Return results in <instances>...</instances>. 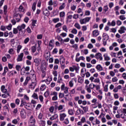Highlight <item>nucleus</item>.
Instances as JSON below:
<instances>
[{
    "label": "nucleus",
    "instance_id": "27",
    "mask_svg": "<svg viewBox=\"0 0 126 126\" xmlns=\"http://www.w3.org/2000/svg\"><path fill=\"white\" fill-rule=\"evenodd\" d=\"M103 57L104 58V61H110V58L107 55V54H104Z\"/></svg>",
    "mask_w": 126,
    "mask_h": 126
},
{
    "label": "nucleus",
    "instance_id": "21",
    "mask_svg": "<svg viewBox=\"0 0 126 126\" xmlns=\"http://www.w3.org/2000/svg\"><path fill=\"white\" fill-rule=\"evenodd\" d=\"M14 18H21V17H22V15H20L19 14H18L17 13H15L14 15Z\"/></svg>",
    "mask_w": 126,
    "mask_h": 126
},
{
    "label": "nucleus",
    "instance_id": "43",
    "mask_svg": "<svg viewBox=\"0 0 126 126\" xmlns=\"http://www.w3.org/2000/svg\"><path fill=\"white\" fill-rule=\"evenodd\" d=\"M75 27H76V28H77V29H80L81 27H80V25L78 24V23H75L74 25Z\"/></svg>",
    "mask_w": 126,
    "mask_h": 126
},
{
    "label": "nucleus",
    "instance_id": "1",
    "mask_svg": "<svg viewBox=\"0 0 126 126\" xmlns=\"http://www.w3.org/2000/svg\"><path fill=\"white\" fill-rule=\"evenodd\" d=\"M44 67H43V66H42V68L41 69L42 72L41 77L42 78H44V77L46 76V68H47V64L46 63H44Z\"/></svg>",
    "mask_w": 126,
    "mask_h": 126
},
{
    "label": "nucleus",
    "instance_id": "55",
    "mask_svg": "<svg viewBox=\"0 0 126 126\" xmlns=\"http://www.w3.org/2000/svg\"><path fill=\"white\" fill-rule=\"evenodd\" d=\"M119 18L121 20H125L126 17H125L124 15H121L120 16Z\"/></svg>",
    "mask_w": 126,
    "mask_h": 126
},
{
    "label": "nucleus",
    "instance_id": "5",
    "mask_svg": "<svg viewBox=\"0 0 126 126\" xmlns=\"http://www.w3.org/2000/svg\"><path fill=\"white\" fill-rule=\"evenodd\" d=\"M33 62L35 63V66H38L40 65V63H41V62H42V60H41V59L36 58L34 60Z\"/></svg>",
    "mask_w": 126,
    "mask_h": 126
},
{
    "label": "nucleus",
    "instance_id": "33",
    "mask_svg": "<svg viewBox=\"0 0 126 126\" xmlns=\"http://www.w3.org/2000/svg\"><path fill=\"white\" fill-rule=\"evenodd\" d=\"M50 95V92L49 91H47L44 94V96L47 98Z\"/></svg>",
    "mask_w": 126,
    "mask_h": 126
},
{
    "label": "nucleus",
    "instance_id": "44",
    "mask_svg": "<svg viewBox=\"0 0 126 126\" xmlns=\"http://www.w3.org/2000/svg\"><path fill=\"white\" fill-rule=\"evenodd\" d=\"M29 41H30V38H29V37H27L25 40H24V43L25 44H27V43H28V42H29Z\"/></svg>",
    "mask_w": 126,
    "mask_h": 126
},
{
    "label": "nucleus",
    "instance_id": "14",
    "mask_svg": "<svg viewBox=\"0 0 126 126\" xmlns=\"http://www.w3.org/2000/svg\"><path fill=\"white\" fill-rule=\"evenodd\" d=\"M44 15L45 16H49L50 15V11L48 10V9H45V10L43 11Z\"/></svg>",
    "mask_w": 126,
    "mask_h": 126
},
{
    "label": "nucleus",
    "instance_id": "39",
    "mask_svg": "<svg viewBox=\"0 0 126 126\" xmlns=\"http://www.w3.org/2000/svg\"><path fill=\"white\" fill-rule=\"evenodd\" d=\"M32 98L34 99H38V94L36 93H33V94L32 95Z\"/></svg>",
    "mask_w": 126,
    "mask_h": 126
},
{
    "label": "nucleus",
    "instance_id": "34",
    "mask_svg": "<svg viewBox=\"0 0 126 126\" xmlns=\"http://www.w3.org/2000/svg\"><path fill=\"white\" fill-rule=\"evenodd\" d=\"M57 39L60 42H61V44H63V39L61 37H57Z\"/></svg>",
    "mask_w": 126,
    "mask_h": 126
},
{
    "label": "nucleus",
    "instance_id": "58",
    "mask_svg": "<svg viewBox=\"0 0 126 126\" xmlns=\"http://www.w3.org/2000/svg\"><path fill=\"white\" fill-rule=\"evenodd\" d=\"M104 91L108 92V85H106L104 88Z\"/></svg>",
    "mask_w": 126,
    "mask_h": 126
},
{
    "label": "nucleus",
    "instance_id": "40",
    "mask_svg": "<svg viewBox=\"0 0 126 126\" xmlns=\"http://www.w3.org/2000/svg\"><path fill=\"white\" fill-rule=\"evenodd\" d=\"M64 15H65V13H64V11H63L60 13V17H64Z\"/></svg>",
    "mask_w": 126,
    "mask_h": 126
},
{
    "label": "nucleus",
    "instance_id": "26",
    "mask_svg": "<svg viewBox=\"0 0 126 126\" xmlns=\"http://www.w3.org/2000/svg\"><path fill=\"white\" fill-rule=\"evenodd\" d=\"M3 12L4 14H6V12H7V5H5L3 7Z\"/></svg>",
    "mask_w": 126,
    "mask_h": 126
},
{
    "label": "nucleus",
    "instance_id": "30",
    "mask_svg": "<svg viewBox=\"0 0 126 126\" xmlns=\"http://www.w3.org/2000/svg\"><path fill=\"white\" fill-rule=\"evenodd\" d=\"M73 67H74V70H75L77 73H78V71L79 70V67H77L75 65H73Z\"/></svg>",
    "mask_w": 126,
    "mask_h": 126
},
{
    "label": "nucleus",
    "instance_id": "41",
    "mask_svg": "<svg viewBox=\"0 0 126 126\" xmlns=\"http://www.w3.org/2000/svg\"><path fill=\"white\" fill-rule=\"evenodd\" d=\"M109 10V7H108V5L104 6L103 7V10L105 11V12H107L108 10Z\"/></svg>",
    "mask_w": 126,
    "mask_h": 126
},
{
    "label": "nucleus",
    "instance_id": "13",
    "mask_svg": "<svg viewBox=\"0 0 126 126\" xmlns=\"http://www.w3.org/2000/svg\"><path fill=\"white\" fill-rule=\"evenodd\" d=\"M58 117L59 116L58 115V114H54L51 117H50V120H51V121H54V120H56L57 119H58Z\"/></svg>",
    "mask_w": 126,
    "mask_h": 126
},
{
    "label": "nucleus",
    "instance_id": "8",
    "mask_svg": "<svg viewBox=\"0 0 126 126\" xmlns=\"http://www.w3.org/2000/svg\"><path fill=\"white\" fill-rule=\"evenodd\" d=\"M25 27H26V25H25L24 24H23L21 26H18L17 28L19 31H22L23 29H25Z\"/></svg>",
    "mask_w": 126,
    "mask_h": 126
},
{
    "label": "nucleus",
    "instance_id": "12",
    "mask_svg": "<svg viewBox=\"0 0 126 126\" xmlns=\"http://www.w3.org/2000/svg\"><path fill=\"white\" fill-rule=\"evenodd\" d=\"M60 63L63 66H64V58L63 57H61L60 58Z\"/></svg>",
    "mask_w": 126,
    "mask_h": 126
},
{
    "label": "nucleus",
    "instance_id": "4",
    "mask_svg": "<svg viewBox=\"0 0 126 126\" xmlns=\"http://www.w3.org/2000/svg\"><path fill=\"white\" fill-rule=\"evenodd\" d=\"M94 58L96 59V60H100V61H103V57H102V54L100 53H97L94 56Z\"/></svg>",
    "mask_w": 126,
    "mask_h": 126
},
{
    "label": "nucleus",
    "instance_id": "28",
    "mask_svg": "<svg viewBox=\"0 0 126 126\" xmlns=\"http://www.w3.org/2000/svg\"><path fill=\"white\" fill-rule=\"evenodd\" d=\"M19 11L20 12H24V8L23 7V6L22 5H20L19 8Z\"/></svg>",
    "mask_w": 126,
    "mask_h": 126
},
{
    "label": "nucleus",
    "instance_id": "61",
    "mask_svg": "<svg viewBox=\"0 0 126 126\" xmlns=\"http://www.w3.org/2000/svg\"><path fill=\"white\" fill-rule=\"evenodd\" d=\"M13 49L11 48L9 49L8 53L10 54V55H12V54H13Z\"/></svg>",
    "mask_w": 126,
    "mask_h": 126
},
{
    "label": "nucleus",
    "instance_id": "22",
    "mask_svg": "<svg viewBox=\"0 0 126 126\" xmlns=\"http://www.w3.org/2000/svg\"><path fill=\"white\" fill-rule=\"evenodd\" d=\"M102 37L103 38H104V39H107L106 41H108L109 40V36L106 33H103Z\"/></svg>",
    "mask_w": 126,
    "mask_h": 126
},
{
    "label": "nucleus",
    "instance_id": "45",
    "mask_svg": "<svg viewBox=\"0 0 126 126\" xmlns=\"http://www.w3.org/2000/svg\"><path fill=\"white\" fill-rule=\"evenodd\" d=\"M83 110L84 111L85 113L88 112V106L83 107Z\"/></svg>",
    "mask_w": 126,
    "mask_h": 126
},
{
    "label": "nucleus",
    "instance_id": "18",
    "mask_svg": "<svg viewBox=\"0 0 126 126\" xmlns=\"http://www.w3.org/2000/svg\"><path fill=\"white\" fill-rule=\"evenodd\" d=\"M82 60V61H84V60H85V58H84L83 56H81L79 57V58H76L75 59V61L76 62H77V63L80 62V60Z\"/></svg>",
    "mask_w": 126,
    "mask_h": 126
},
{
    "label": "nucleus",
    "instance_id": "37",
    "mask_svg": "<svg viewBox=\"0 0 126 126\" xmlns=\"http://www.w3.org/2000/svg\"><path fill=\"white\" fill-rule=\"evenodd\" d=\"M64 7H65V5H64V3H63L62 5L59 7V9L60 10H62V9H63Z\"/></svg>",
    "mask_w": 126,
    "mask_h": 126
},
{
    "label": "nucleus",
    "instance_id": "32",
    "mask_svg": "<svg viewBox=\"0 0 126 126\" xmlns=\"http://www.w3.org/2000/svg\"><path fill=\"white\" fill-rule=\"evenodd\" d=\"M45 89H46V86L45 85H42L40 88V90L41 91H44Z\"/></svg>",
    "mask_w": 126,
    "mask_h": 126
},
{
    "label": "nucleus",
    "instance_id": "2",
    "mask_svg": "<svg viewBox=\"0 0 126 126\" xmlns=\"http://www.w3.org/2000/svg\"><path fill=\"white\" fill-rule=\"evenodd\" d=\"M91 19V17H86L84 19H81L80 20V23L81 24H86L87 22H89Z\"/></svg>",
    "mask_w": 126,
    "mask_h": 126
},
{
    "label": "nucleus",
    "instance_id": "35",
    "mask_svg": "<svg viewBox=\"0 0 126 126\" xmlns=\"http://www.w3.org/2000/svg\"><path fill=\"white\" fill-rule=\"evenodd\" d=\"M16 70H18V71H20V69H21V66H20V65H16Z\"/></svg>",
    "mask_w": 126,
    "mask_h": 126
},
{
    "label": "nucleus",
    "instance_id": "36",
    "mask_svg": "<svg viewBox=\"0 0 126 126\" xmlns=\"http://www.w3.org/2000/svg\"><path fill=\"white\" fill-rule=\"evenodd\" d=\"M52 21L54 23H57V22H59V21H60V19L59 18H54L52 20Z\"/></svg>",
    "mask_w": 126,
    "mask_h": 126
},
{
    "label": "nucleus",
    "instance_id": "29",
    "mask_svg": "<svg viewBox=\"0 0 126 126\" xmlns=\"http://www.w3.org/2000/svg\"><path fill=\"white\" fill-rule=\"evenodd\" d=\"M36 4H37V3L33 2L32 6V9L33 11H35L36 10Z\"/></svg>",
    "mask_w": 126,
    "mask_h": 126
},
{
    "label": "nucleus",
    "instance_id": "63",
    "mask_svg": "<svg viewBox=\"0 0 126 126\" xmlns=\"http://www.w3.org/2000/svg\"><path fill=\"white\" fill-rule=\"evenodd\" d=\"M85 15L89 16L90 15V11L87 10L85 11Z\"/></svg>",
    "mask_w": 126,
    "mask_h": 126
},
{
    "label": "nucleus",
    "instance_id": "10",
    "mask_svg": "<svg viewBox=\"0 0 126 126\" xmlns=\"http://www.w3.org/2000/svg\"><path fill=\"white\" fill-rule=\"evenodd\" d=\"M38 125L39 126H46V121L44 120H40L38 121Z\"/></svg>",
    "mask_w": 126,
    "mask_h": 126
},
{
    "label": "nucleus",
    "instance_id": "9",
    "mask_svg": "<svg viewBox=\"0 0 126 126\" xmlns=\"http://www.w3.org/2000/svg\"><path fill=\"white\" fill-rule=\"evenodd\" d=\"M23 56H24V54L23 53H22L20 54V55H18V58L17 59V62H22V60L23 59Z\"/></svg>",
    "mask_w": 126,
    "mask_h": 126
},
{
    "label": "nucleus",
    "instance_id": "3",
    "mask_svg": "<svg viewBox=\"0 0 126 126\" xmlns=\"http://www.w3.org/2000/svg\"><path fill=\"white\" fill-rule=\"evenodd\" d=\"M29 123L30 124H32V125H35L36 123V119L33 115H31L29 120Z\"/></svg>",
    "mask_w": 126,
    "mask_h": 126
},
{
    "label": "nucleus",
    "instance_id": "46",
    "mask_svg": "<svg viewBox=\"0 0 126 126\" xmlns=\"http://www.w3.org/2000/svg\"><path fill=\"white\" fill-rule=\"evenodd\" d=\"M71 33H73V34H77V30L76 29H73L71 31Z\"/></svg>",
    "mask_w": 126,
    "mask_h": 126
},
{
    "label": "nucleus",
    "instance_id": "7",
    "mask_svg": "<svg viewBox=\"0 0 126 126\" xmlns=\"http://www.w3.org/2000/svg\"><path fill=\"white\" fill-rule=\"evenodd\" d=\"M125 31H126V28L124 26L121 27L120 29L118 30V32L120 33V34L125 33Z\"/></svg>",
    "mask_w": 126,
    "mask_h": 126
},
{
    "label": "nucleus",
    "instance_id": "52",
    "mask_svg": "<svg viewBox=\"0 0 126 126\" xmlns=\"http://www.w3.org/2000/svg\"><path fill=\"white\" fill-rule=\"evenodd\" d=\"M42 118H43V114H42V113H40L38 115V119H39V120H42Z\"/></svg>",
    "mask_w": 126,
    "mask_h": 126
},
{
    "label": "nucleus",
    "instance_id": "15",
    "mask_svg": "<svg viewBox=\"0 0 126 126\" xmlns=\"http://www.w3.org/2000/svg\"><path fill=\"white\" fill-rule=\"evenodd\" d=\"M93 35L94 37H97L98 35H99V32H98V30H95L93 32Z\"/></svg>",
    "mask_w": 126,
    "mask_h": 126
},
{
    "label": "nucleus",
    "instance_id": "31",
    "mask_svg": "<svg viewBox=\"0 0 126 126\" xmlns=\"http://www.w3.org/2000/svg\"><path fill=\"white\" fill-rule=\"evenodd\" d=\"M21 49H22V46L21 45H18L17 47V53H19Z\"/></svg>",
    "mask_w": 126,
    "mask_h": 126
},
{
    "label": "nucleus",
    "instance_id": "59",
    "mask_svg": "<svg viewBox=\"0 0 126 126\" xmlns=\"http://www.w3.org/2000/svg\"><path fill=\"white\" fill-rule=\"evenodd\" d=\"M68 114L69 115H70V116H72V115H73V111H72V109L68 110Z\"/></svg>",
    "mask_w": 126,
    "mask_h": 126
},
{
    "label": "nucleus",
    "instance_id": "48",
    "mask_svg": "<svg viewBox=\"0 0 126 126\" xmlns=\"http://www.w3.org/2000/svg\"><path fill=\"white\" fill-rule=\"evenodd\" d=\"M12 27V25L11 24H9L8 26H7L6 29L7 30H11V28Z\"/></svg>",
    "mask_w": 126,
    "mask_h": 126
},
{
    "label": "nucleus",
    "instance_id": "42",
    "mask_svg": "<svg viewBox=\"0 0 126 126\" xmlns=\"http://www.w3.org/2000/svg\"><path fill=\"white\" fill-rule=\"evenodd\" d=\"M26 105V102H24L23 100H22L20 107H23V106H25V107Z\"/></svg>",
    "mask_w": 126,
    "mask_h": 126
},
{
    "label": "nucleus",
    "instance_id": "38",
    "mask_svg": "<svg viewBox=\"0 0 126 126\" xmlns=\"http://www.w3.org/2000/svg\"><path fill=\"white\" fill-rule=\"evenodd\" d=\"M13 34H17L18 33V29L16 28H14L13 31Z\"/></svg>",
    "mask_w": 126,
    "mask_h": 126
},
{
    "label": "nucleus",
    "instance_id": "57",
    "mask_svg": "<svg viewBox=\"0 0 126 126\" xmlns=\"http://www.w3.org/2000/svg\"><path fill=\"white\" fill-rule=\"evenodd\" d=\"M63 29L64 31H65V32H67V27H66V26L64 25L63 27Z\"/></svg>",
    "mask_w": 126,
    "mask_h": 126
},
{
    "label": "nucleus",
    "instance_id": "24",
    "mask_svg": "<svg viewBox=\"0 0 126 126\" xmlns=\"http://www.w3.org/2000/svg\"><path fill=\"white\" fill-rule=\"evenodd\" d=\"M84 81V79H82V78H81V77H79V78L78 79V82L79 83H81V84H82V83H83Z\"/></svg>",
    "mask_w": 126,
    "mask_h": 126
},
{
    "label": "nucleus",
    "instance_id": "6",
    "mask_svg": "<svg viewBox=\"0 0 126 126\" xmlns=\"http://www.w3.org/2000/svg\"><path fill=\"white\" fill-rule=\"evenodd\" d=\"M20 114L23 119H25V118H26V113L25 112V110L24 109H21Z\"/></svg>",
    "mask_w": 126,
    "mask_h": 126
},
{
    "label": "nucleus",
    "instance_id": "54",
    "mask_svg": "<svg viewBox=\"0 0 126 126\" xmlns=\"http://www.w3.org/2000/svg\"><path fill=\"white\" fill-rule=\"evenodd\" d=\"M24 21H25L26 23H28V21H29V18H28V17H26L24 19Z\"/></svg>",
    "mask_w": 126,
    "mask_h": 126
},
{
    "label": "nucleus",
    "instance_id": "17",
    "mask_svg": "<svg viewBox=\"0 0 126 126\" xmlns=\"http://www.w3.org/2000/svg\"><path fill=\"white\" fill-rule=\"evenodd\" d=\"M36 50H37V44H35V45L32 46L31 48V50L32 53H35Z\"/></svg>",
    "mask_w": 126,
    "mask_h": 126
},
{
    "label": "nucleus",
    "instance_id": "20",
    "mask_svg": "<svg viewBox=\"0 0 126 126\" xmlns=\"http://www.w3.org/2000/svg\"><path fill=\"white\" fill-rule=\"evenodd\" d=\"M95 68L96 69H97V70H99V71L103 70V67H102V66H101L100 64L97 65Z\"/></svg>",
    "mask_w": 126,
    "mask_h": 126
},
{
    "label": "nucleus",
    "instance_id": "47",
    "mask_svg": "<svg viewBox=\"0 0 126 126\" xmlns=\"http://www.w3.org/2000/svg\"><path fill=\"white\" fill-rule=\"evenodd\" d=\"M43 38V34H38L37 35V39H38V40L40 39L41 40V39H42Z\"/></svg>",
    "mask_w": 126,
    "mask_h": 126
},
{
    "label": "nucleus",
    "instance_id": "19",
    "mask_svg": "<svg viewBox=\"0 0 126 126\" xmlns=\"http://www.w3.org/2000/svg\"><path fill=\"white\" fill-rule=\"evenodd\" d=\"M8 71V67L7 66L4 67V72L2 73L3 76H5V74H6V72Z\"/></svg>",
    "mask_w": 126,
    "mask_h": 126
},
{
    "label": "nucleus",
    "instance_id": "64",
    "mask_svg": "<svg viewBox=\"0 0 126 126\" xmlns=\"http://www.w3.org/2000/svg\"><path fill=\"white\" fill-rule=\"evenodd\" d=\"M73 18H74V19H77V18H78V14H74Z\"/></svg>",
    "mask_w": 126,
    "mask_h": 126
},
{
    "label": "nucleus",
    "instance_id": "25",
    "mask_svg": "<svg viewBox=\"0 0 126 126\" xmlns=\"http://www.w3.org/2000/svg\"><path fill=\"white\" fill-rule=\"evenodd\" d=\"M19 118H17V119H14L12 121V124H14V125H17L18 124V122H19Z\"/></svg>",
    "mask_w": 126,
    "mask_h": 126
},
{
    "label": "nucleus",
    "instance_id": "62",
    "mask_svg": "<svg viewBox=\"0 0 126 126\" xmlns=\"http://www.w3.org/2000/svg\"><path fill=\"white\" fill-rule=\"evenodd\" d=\"M118 80V78L117 77H114L112 78V82H117V81Z\"/></svg>",
    "mask_w": 126,
    "mask_h": 126
},
{
    "label": "nucleus",
    "instance_id": "16",
    "mask_svg": "<svg viewBox=\"0 0 126 126\" xmlns=\"http://www.w3.org/2000/svg\"><path fill=\"white\" fill-rule=\"evenodd\" d=\"M37 83L36 82H32V84L30 85V88H32L33 89H34Z\"/></svg>",
    "mask_w": 126,
    "mask_h": 126
},
{
    "label": "nucleus",
    "instance_id": "60",
    "mask_svg": "<svg viewBox=\"0 0 126 126\" xmlns=\"http://www.w3.org/2000/svg\"><path fill=\"white\" fill-rule=\"evenodd\" d=\"M39 99L40 102H43V100H44V97H43V95H39Z\"/></svg>",
    "mask_w": 126,
    "mask_h": 126
},
{
    "label": "nucleus",
    "instance_id": "51",
    "mask_svg": "<svg viewBox=\"0 0 126 126\" xmlns=\"http://www.w3.org/2000/svg\"><path fill=\"white\" fill-rule=\"evenodd\" d=\"M72 18V15H68L66 19V22H68V20H69V19H71Z\"/></svg>",
    "mask_w": 126,
    "mask_h": 126
},
{
    "label": "nucleus",
    "instance_id": "23",
    "mask_svg": "<svg viewBox=\"0 0 126 126\" xmlns=\"http://www.w3.org/2000/svg\"><path fill=\"white\" fill-rule=\"evenodd\" d=\"M31 104L27 103V104H26L25 108H26L27 110H30V109H31Z\"/></svg>",
    "mask_w": 126,
    "mask_h": 126
},
{
    "label": "nucleus",
    "instance_id": "49",
    "mask_svg": "<svg viewBox=\"0 0 126 126\" xmlns=\"http://www.w3.org/2000/svg\"><path fill=\"white\" fill-rule=\"evenodd\" d=\"M37 22V20H32V25L33 26V27H35V26H36V23Z\"/></svg>",
    "mask_w": 126,
    "mask_h": 126
},
{
    "label": "nucleus",
    "instance_id": "50",
    "mask_svg": "<svg viewBox=\"0 0 126 126\" xmlns=\"http://www.w3.org/2000/svg\"><path fill=\"white\" fill-rule=\"evenodd\" d=\"M0 30L1 31H5V30H6V28L4 26H1L0 27Z\"/></svg>",
    "mask_w": 126,
    "mask_h": 126
},
{
    "label": "nucleus",
    "instance_id": "53",
    "mask_svg": "<svg viewBox=\"0 0 126 126\" xmlns=\"http://www.w3.org/2000/svg\"><path fill=\"white\" fill-rule=\"evenodd\" d=\"M69 85L70 87H73V80H71L69 82Z\"/></svg>",
    "mask_w": 126,
    "mask_h": 126
},
{
    "label": "nucleus",
    "instance_id": "11",
    "mask_svg": "<svg viewBox=\"0 0 126 126\" xmlns=\"http://www.w3.org/2000/svg\"><path fill=\"white\" fill-rule=\"evenodd\" d=\"M60 121L63 122V121L64 120V118L66 117V115L64 113H63L62 114H60Z\"/></svg>",
    "mask_w": 126,
    "mask_h": 126
},
{
    "label": "nucleus",
    "instance_id": "56",
    "mask_svg": "<svg viewBox=\"0 0 126 126\" xmlns=\"http://www.w3.org/2000/svg\"><path fill=\"white\" fill-rule=\"evenodd\" d=\"M61 26H62V23H59L55 25V28H59V27H61Z\"/></svg>",
    "mask_w": 126,
    "mask_h": 126
}]
</instances>
